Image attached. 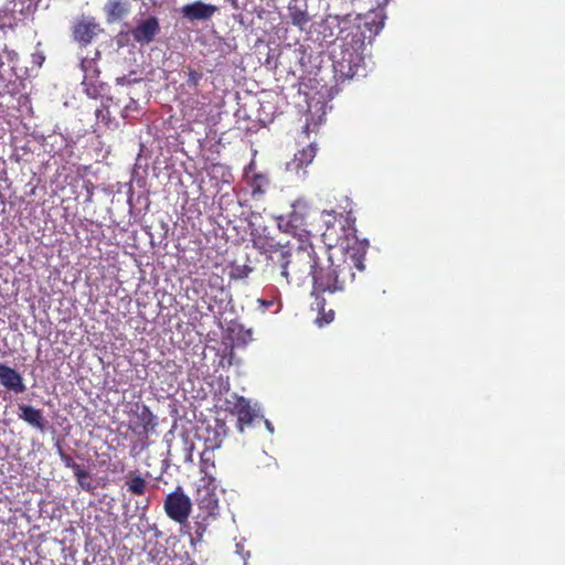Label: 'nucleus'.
<instances>
[{
	"label": "nucleus",
	"mask_w": 565,
	"mask_h": 565,
	"mask_svg": "<svg viewBox=\"0 0 565 565\" xmlns=\"http://www.w3.org/2000/svg\"><path fill=\"white\" fill-rule=\"evenodd\" d=\"M317 267V256L312 245H291L279 252L268 268L278 284L290 286L302 285Z\"/></svg>",
	"instance_id": "obj_1"
},
{
	"label": "nucleus",
	"mask_w": 565,
	"mask_h": 565,
	"mask_svg": "<svg viewBox=\"0 0 565 565\" xmlns=\"http://www.w3.org/2000/svg\"><path fill=\"white\" fill-rule=\"evenodd\" d=\"M366 50L365 35L361 31L351 32L341 40V44L334 47L332 52L337 81L366 76Z\"/></svg>",
	"instance_id": "obj_2"
},
{
	"label": "nucleus",
	"mask_w": 565,
	"mask_h": 565,
	"mask_svg": "<svg viewBox=\"0 0 565 565\" xmlns=\"http://www.w3.org/2000/svg\"><path fill=\"white\" fill-rule=\"evenodd\" d=\"M327 263V266H320L317 262V267H313L312 274H310L313 284L312 296L316 297V306L319 310L324 307V299L320 298V292L341 291V286L337 282L338 278L335 277L334 256L330 255Z\"/></svg>",
	"instance_id": "obj_3"
},
{
	"label": "nucleus",
	"mask_w": 565,
	"mask_h": 565,
	"mask_svg": "<svg viewBox=\"0 0 565 565\" xmlns=\"http://www.w3.org/2000/svg\"><path fill=\"white\" fill-rule=\"evenodd\" d=\"M224 408L237 416L241 433L244 431L245 426H250L257 418H263L262 408L257 403L250 405L247 398L238 396L236 393H231L225 397Z\"/></svg>",
	"instance_id": "obj_4"
},
{
	"label": "nucleus",
	"mask_w": 565,
	"mask_h": 565,
	"mask_svg": "<svg viewBox=\"0 0 565 565\" xmlns=\"http://www.w3.org/2000/svg\"><path fill=\"white\" fill-rule=\"evenodd\" d=\"M365 252L347 250L340 258H334L337 282L343 290L349 282H353L355 274L353 269L364 270Z\"/></svg>",
	"instance_id": "obj_5"
},
{
	"label": "nucleus",
	"mask_w": 565,
	"mask_h": 565,
	"mask_svg": "<svg viewBox=\"0 0 565 565\" xmlns=\"http://www.w3.org/2000/svg\"><path fill=\"white\" fill-rule=\"evenodd\" d=\"M250 228H253L250 231V241L253 247L257 249L259 254L266 257V266L269 268L274 263L276 255L286 248V243L282 244L271 237L267 226L255 227L253 224H250Z\"/></svg>",
	"instance_id": "obj_6"
},
{
	"label": "nucleus",
	"mask_w": 565,
	"mask_h": 565,
	"mask_svg": "<svg viewBox=\"0 0 565 565\" xmlns=\"http://www.w3.org/2000/svg\"><path fill=\"white\" fill-rule=\"evenodd\" d=\"M209 436L205 437V447L201 452V472L204 475L203 478H214L211 469L214 468V450L222 446L225 437V425L217 423L215 428L210 431Z\"/></svg>",
	"instance_id": "obj_7"
},
{
	"label": "nucleus",
	"mask_w": 565,
	"mask_h": 565,
	"mask_svg": "<svg viewBox=\"0 0 565 565\" xmlns=\"http://www.w3.org/2000/svg\"><path fill=\"white\" fill-rule=\"evenodd\" d=\"M191 508L192 503L190 498L180 487L169 493L164 500V511L167 515L180 524L188 521Z\"/></svg>",
	"instance_id": "obj_8"
},
{
	"label": "nucleus",
	"mask_w": 565,
	"mask_h": 565,
	"mask_svg": "<svg viewBox=\"0 0 565 565\" xmlns=\"http://www.w3.org/2000/svg\"><path fill=\"white\" fill-rule=\"evenodd\" d=\"M195 501L200 512L216 518L220 512L215 478H202L196 490Z\"/></svg>",
	"instance_id": "obj_9"
},
{
	"label": "nucleus",
	"mask_w": 565,
	"mask_h": 565,
	"mask_svg": "<svg viewBox=\"0 0 565 565\" xmlns=\"http://www.w3.org/2000/svg\"><path fill=\"white\" fill-rule=\"evenodd\" d=\"M317 154V147L313 142L295 153L294 158L286 162L285 171L299 180L307 177V168L312 163Z\"/></svg>",
	"instance_id": "obj_10"
},
{
	"label": "nucleus",
	"mask_w": 565,
	"mask_h": 565,
	"mask_svg": "<svg viewBox=\"0 0 565 565\" xmlns=\"http://www.w3.org/2000/svg\"><path fill=\"white\" fill-rule=\"evenodd\" d=\"M217 7L210 3H204L202 1H194L192 3L184 4L180 8V13L182 18L193 22V21H207L210 20L214 13L217 11Z\"/></svg>",
	"instance_id": "obj_11"
},
{
	"label": "nucleus",
	"mask_w": 565,
	"mask_h": 565,
	"mask_svg": "<svg viewBox=\"0 0 565 565\" xmlns=\"http://www.w3.org/2000/svg\"><path fill=\"white\" fill-rule=\"evenodd\" d=\"M19 55L15 51L7 46L0 52V79L2 82H13L21 77L18 72Z\"/></svg>",
	"instance_id": "obj_12"
},
{
	"label": "nucleus",
	"mask_w": 565,
	"mask_h": 565,
	"mask_svg": "<svg viewBox=\"0 0 565 565\" xmlns=\"http://www.w3.org/2000/svg\"><path fill=\"white\" fill-rule=\"evenodd\" d=\"M81 70L84 74L82 85L85 87V93L96 98L99 95L98 86L96 85L99 70L94 58H83L81 62Z\"/></svg>",
	"instance_id": "obj_13"
},
{
	"label": "nucleus",
	"mask_w": 565,
	"mask_h": 565,
	"mask_svg": "<svg viewBox=\"0 0 565 565\" xmlns=\"http://www.w3.org/2000/svg\"><path fill=\"white\" fill-rule=\"evenodd\" d=\"M74 141L68 136L62 132H53L44 138L43 147L45 151L52 156L67 154L70 156L73 151Z\"/></svg>",
	"instance_id": "obj_14"
},
{
	"label": "nucleus",
	"mask_w": 565,
	"mask_h": 565,
	"mask_svg": "<svg viewBox=\"0 0 565 565\" xmlns=\"http://www.w3.org/2000/svg\"><path fill=\"white\" fill-rule=\"evenodd\" d=\"M100 31L99 24L93 18H83L73 28L75 41L87 45Z\"/></svg>",
	"instance_id": "obj_15"
},
{
	"label": "nucleus",
	"mask_w": 565,
	"mask_h": 565,
	"mask_svg": "<svg viewBox=\"0 0 565 565\" xmlns=\"http://www.w3.org/2000/svg\"><path fill=\"white\" fill-rule=\"evenodd\" d=\"M0 383L15 394L24 393L26 390L22 375L3 363H0Z\"/></svg>",
	"instance_id": "obj_16"
},
{
	"label": "nucleus",
	"mask_w": 565,
	"mask_h": 565,
	"mask_svg": "<svg viewBox=\"0 0 565 565\" xmlns=\"http://www.w3.org/2000/svg\"><path fill=\"white\" fill-rule=\"evenodd\" d=\"M159 32V22L154 17H150L147 20L140 22L132 31L131 35L134 40L140 44H148L153 41L154 36Z\"/></svg>",
	"instance_id": "obj_17"
},
{
	"label": "nucleus",
	"mask_w": 565,
	"mask_h": 565,
	"mask_svg": "<svg viewBox=\"0 0 565 565\" xmlns=\"http://www.w3.org/2000/svg\"><path fill=\"white\" fill-rule=\"evenodd\" d=\"M18 409V417L20 419L40 431H44L46 429L47 420L44 418L41 409L26 404H20Z\"/></svg>",
	"instance_id": "obj_18"
},
{
	"label": "nucleus",
	"mask_w": 565,
	"mask_h": 565,
	"mask_svg": "<svg viewBox=\"0 0 565 565\" xmlns=\"http://www.w3.org/2000/svg\"><path fill=\"white\" fill-rule=\"evenodd\" d=\"M327 115V104L320 99L315 100L311 99L308 103V110H307V122L305 125V130L308 131L309 129H315L319 125H321L324 120V117Z\"/></svg>",
	"instance_id": "obj_19"
},
{
	"label": "nucleus",
	"mask_w": 565,
	"mask_h": 565,
	"mask_svg": "<svg viewBox=\"0 0 565 565\" xmlns=\"http://www.w3.org/2000/svg\"><path fill=\"white\" fill-rule=\"evenodd\" d=\"M289 18L291 20V23L295 26H298L300 30H303V28L309 22V14L307 11V4L306 3H299L298 0H290L287 7Z\"/></svg>",
	"instance_id": "obj_20"
},
{
	"label": "nucleus",
	"mask_w": 565,
	"mask_h": 565,
	"mask_svg": "<svg viewBox=\"0 0 565 565\" xmlns=\"http://www.w3.org/2000/svg\"><path fill=\"white\" fill-rule=\"evenodd\" d=\"M269 178L264 173H254L250 179L248 180V184L252 190V196L253 198H260L263 196L268 186H269Z\"/></svg>",
	"instance_id": "obj_21"
},
{
	"label": "nucleus",
	"mask_w": 565,
	"mask_h": 565,
	"mask_svg": "<svg viewBox=\"0 0 565 565\" xmlns=\"http://www.w3.org/2000/svg\"><path fill=\"white\" fill-rule=\"evenodd\" d=\"M7 6L14 15L20 18V21L35 10L33 0H12Z\"/></svg>",
	"instance_id": "obj_22"
},
{
	"label": "nucleus",
	"mask_w": 565,
	"mask_h": 565,
	"mask_svg": "<svg viewBox=\"0 0 565 565\" xmlns=\"http://www.w3.org/2000/svg\"><path fill=\"white\" fill-rule=\"evenodd\" d=\"M216 518H212L207 515L206 513L200 512L193 522V525L191 527L193 535L195 539L201 540L206 532V529L210 524L211 520H215Z\"/></svg>",
	"instance_id": "obj_23"
},
{
	"label": "nucleus",
	"mask_w": 565,
	"mask_h": 565,
	"mask_svg": "<svg viewBox=\"0 0 565 565\" xmlns=\"http://www.w3.org/2000/svg\"><path fill=\"white\" fill-rule=\"evenodd\" d=\"M292 213L290 215L291 223H299L305 217L309 203L306 199L299 198L292 203Z\"/></svg>",
	"instance_id": "obj_24"
},
{
	"label": "nucleus",
	"mask_w": 565,
	"mask_h": 565,
	"mask_svg": "<svg viewBox=\"0 0 565 565\" xmlns=\"http://www.w3.org/2000/svg\"><path fill=\"white\" fill-rule=\"evenodd\" d=\"M138 419L146 431L152 430L157 426V417L146 405H143L138 413Z\"/></svg>",
	"instance_id": "obj_25"
},
{
	"label": "nucleus",
	"mask_w": 565,
	"mask_h": 565,
	"mask_svg": "<svg viewBox=\"0 0 565 565\" xmlns=\"http://www.w3.org/2000/svg\"><path fill=\"white\" fill-rule=\"evenodd\" d=\"M233 341L236 345H246L252 341V330L238 324L232 328Z\"/></svg>",
	"instance_id": "obj_26"
},
{
	"label": "nucleus",
	"mask_w": 565,
	"mask_h": 565,
	"mask_svg": "<svg viewBox=\"0 0 565 565\" xmlns=\"http://www.w3.org/2000/svg\"><path fill=\"white\" fill-rule=\"evenodd\" d=\"M20 21V18L14 15L8 6L3 10H0V29H13L18 22Z\"/></svg>",
	"instance_id": "obj_27"
},
{
	"label": "nucleus",
	"mask_w": 565,
	"mask_h": 565,
	"mask_svg": "<svg viewBox=\"0 0 565 565\" xmlns=\"http://www.w3.org/2000/svg\"><path fill=\"white\" fill-rule=\"evenodd\" d=\"M128 490L135 495H142L146 492L147 483L140 476H135L127 481Z\"/></svg>",
	"instance_id": "obj_28"
},
{
	"label": "nucleus",
	"mask_w": 565,
	"mask_h": 565,
	"mask_svg": "<svg viewBox=\"0 0 565 565\" xmlns=\"http://www.w3.org/2000/svg\"><path fill=\"white\" fill-rule=\"evenodd\" d=\"M74 475H75V477L77 479V483L79 484V487L83 490H86V491H92L93 490V486L88 481L89 473L86 470H84L82 467L76 468V470L74 471Z\"/></svg>",
	"instance_id": "obj_29"
},
{
	"label": "nucleus",
	"mask_w": 565,
	"mask_h": 565,
	"mask_svg": "<svg viewBox=\"0 0 565 565\" xmlns=\"http://www.w3.org/2000/svg\"><path fill=\"white\" fill-rule=\"evenodd\" d=\"M253 268L248 265H235L231 268V277L233 279H243L248 277Z\"/></svg>",
	"instance_id": "obj_30"
},
{
	"label": "nucleus",
	"mask_w": 565,
	"mask_h": 565,
	"mask_svg": "<svg viewBox=\"0 0 565 565\" xmlns=\"http://www.w3.org/2000/svg\"><path fill=\"white\" fill-rule=\"evenodd\" d=\"M139 82H141V77L138 76L136 71L116 78V84L120 86H129Z\"/></svg>",
	"instance_id": "obj_31"
},
{
	"label": "nucleus",
	"mask_w": 565,
	"mask_h": 565,
	"mask_svg": "<svg viewBox=\"0 0 565 565\" xmlns=\"http://www.w3.org/2000/svg\"><path fill=\"white\" fill-rule=\"evenodd\" d=\"M203 74L194 70L188 72L186 85L189 87H196L202 79Z\"/></svg>",
	"instance_id": "obj_32"
},
{
	"label": "nucleus",
	"mask_w": 565,
	"mask_h": 565,
	"mask_svg": "<svg viewBox=\"0 0 565 565\" xmlns=\"http://www.w3.org/2000/svg\"><path fill=\"white\" fill-rule=\"evenodd\" d=\"M60 457L65 467L71 468L73 471L76 470V468H79L81 466L74 461V459L66 455L62 449H60Z\"/></svg>",
	"instance_id": "obj_33"
},
{
	"label": "nucleus",
	"mask_w": 565,
	"mask_h": 565,
	"mask_svg": "<svg viewBox=\"0 0 565 565\" xmlns=\"http://www.w3.org/2000/svg\"><path fill=\"white\" fill-rule=\"evenodd\" d=\"M333 319H334V312H333V310H329L328 313L317 317L315 322L319 327H323V326L330 323Z\"/></svg>",
	"instance_id": "obj_34"
},
{
	"label": "nucleus",
	"mask_w": 565,
	"mask_h": 565,
	"mask_svg": "<svg viewBox=\"0 0 565 565\" xmlns=\"http://www.w3.org/2000/svg\"><path fill=\"white\" fill-rule=\"evenodd\" d=\"M96 118L98 121L104 122L105 125L108 124L109 120V110L107 108H98L95 111Z\"/></svg>",
	"instance_id": "obj_35"
},
{
	"label": "nucleus",
	"mask_w": 565,
	"mask_h": 565,
	"mask_svg": "<svg viewBox=\"0 0 565 565\" xmlns=\"http://www.w3.org/2000/svg\"><path fill=\"white\" fill-rule=\"evenodd\" d=\"M235 547H236V554L241 555L242 558L244 559V565H247V559L250 556V553L248 551L244 550L243 542L236 543Z\"/></svg>",
	"instance_id": "obj_36"
},
{
	"label": "nucleus",
	"mask_w": 565,
	"mask_h": 565,
	"mask_svg": "<svg viewBox=\"0 0 565 565\" xmlns=\"http://www.w3.org/2000/svg\"><path fill=\"white\" fill-rule=\"evenodd\" d=\"M45 60V56L42 52H35L32 54V62L36 66H42L43 62Z\"/></svg>",
	"instance_id": "obj_37"
},
{
	"label": "nucleus",
	"mask_w": 565,
	"mask_h": 565,
	"mask_svg": "<svg viewBox=\"0 0 565 565\" xmlns=\"http://www.w3.org/2000/svg\"><path fill=\"white\" fill-rule=\"evenodd\" d=\"M258 302H259L263 311H266L269 307H271L274 305L273 300L258 299Z\"/></svg>",
	"instance_id": "obj_38"
},
{
	"label": "nucleus",
	"mask_w": 565,
	"mask_h": 565,
	"mask_svg": "<svg viewBox=\"0 0 565 565\" xmlns=\"http://www.w3.org/2000/svg\"><path fill=\"white\" fill-rule=\"evenodd\" d=\"M258 419L264 422L265 427H266V429L268 430L269 434H274L275 428H274V425L271 424L270 420L265 419L264 417L263 418H258Z\"/></svg>",
	"instance_id": "obj_39"
},
{
	"label": "nucleus",
	"mask_w": 565,
	"mask_h": 565,
	"mask_svg": "<svg viewBox=\"0 0 565 565\" xmlns=\"http://www.w3.org/2000/svg\"><path fill=\"white\" fill-rule=\"evenodd\" d=\"M227 2L231 3V6L233 7V9L235 10H238L239 7H238V1L237 0H226Z\"/></svg>",
	"instance_id": "obj_40"
},
{
	"label": "nucleus",
	"mask_w": 565,
	"mask_h": 565,
	"mask_svg": "<svg viewBox=\"0 0 565 565\" xmlns=\"http://www.w3.org/2000/svg\"><path fill=\"white\" fill-rule=\"evenodd\" d=\"M294 53L295 54H298V53H303V50H302V46H300L298 50H294Z\"/></svg>",
	"instance_id": "obj_41"
},
{
	"label": "nucleus",
	"mask_w": 565,
	"mask_h": 565,
	"mask_svg": "<svg viewBox=\"0 0 565 565\" xmlns=\"http://www.w3.org/2000/svg\"><path fill=\"white\" fill-rule=\"evenodd\" d=\"M253 166H254V163H253V162H252V163H249V166H248V168H247V169H248V170H252Z\"/></svg>",
	"instance_id": "obj_42"
},
{
	"label": "nucleus",
	"mask_w": 565,
	"mask_h": 565,
	"mask_svg": "<svg viewBox=\"0 0 565 565\" xmlns=\"http://www.w3.org/2000/svg\"><path fill=\"white\" fill-rule=\"evenodd\" d=\"M280 308H281V305L279 303V306H278V308H277L276 312L280 311Z\"/></svg>",
	"instance_id": "obj_43"
}]
</instances>
